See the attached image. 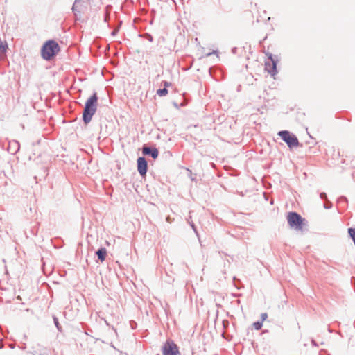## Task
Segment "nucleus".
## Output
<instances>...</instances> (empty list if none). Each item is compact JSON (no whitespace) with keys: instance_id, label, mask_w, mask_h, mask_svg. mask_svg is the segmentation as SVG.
<instances>
[{"instance_id":"8","label":"nucleus","mask_w":355,"mask_h":355,"mask_svg":"<svg viewBox=\"0 0 355 355\" xmlns=\"http://www.w3.org/2000/svg\"><path fill=\"white\" fill-rule=\"evenodd\" d=\"M143 153L144 155L150 154L153 158L156 159L158 157L159 152L157 148L150 149L148 147H144Z\"/></svg>"},{"instance_id":"13","label":"nucleus","mask_w":355,"mask_h":355,"mask_svg":"<svg viewBox=\"0 0 355 355\" xmlns=\"http://www.w3.org/2000/svg\"><path fill=\"white\" fill-rule=\"evenodd\" d=\"M168 94V90L166 88L159 89L157 91V94L159 96H164Z\"/></svg>"},{"instance_id":"15","label":"nucleus","mask_w":355,"mask_h":355,"mask_svg":"<svg viewBox=\"0 0 355 355\" xmlns=\"http://www.w3.org/2000/svg\"><path fill=\"white\" fill-rule=\"evenodd\" d=\"M268 318V314L266 313H261V318L262 322L265 321Z\"/></svg>"},{"instance_id":"3","label":"nucleus","mask_w":355,"mask_h":355,"mask_svg":"<svg viewBox=\"0 0 355 355\" xmlns=\"http://www.w3.org/2000/svg\"><path fill=\"white\" fill-rule=\"evenodd\" d=\"M288 224L291 228L295 230H302L305 219L296 212H288L286 216Z\"/></svg>"},{"instance_id":"2","label":"nucleus","mask_w":355,"mask_h":355,"mask_svg":"<svg viewBox=\"0 0 355 355\" xmlns=\"http://www.w3.org/2000/svg\"><path fill=\"white\" fill-rule=\"evenodd\" d=\"M60 46L54 40H48L46 42L41 50L42 57L46 60L52 59L59 51Z\"/></svg>"},{"instance_id":"5","label":"nucleus","mask_w":355,"mask_h":355,"mask_svg":"<svg viewBox=\"0 0 355 355\" xmlns=\"http://www.w3.org/2000/svg\"><path fill=\"white\" fill-rule=\"evenodd\" d=\"M163 355H178L180 354L176 344L172 341H167L162 349Z\"/></svg>"},{"instance_id":"17","label":"nucleus","mask_w":355,"mask_h":355,"mask_svg":"<svg viewBox=\"0 0 355 355\" xmlns=\"http://www.w3.org/2000/svg\"><path fill=\"white\" fill-rule=\"evenodd\" d=\"M78 6V2L76 1V3H74L73 6V10H76V8Z\"/></svg>"},{"instance_id":"9","label":"nucleus","mask_w":355,"mask_h":355,"mask_svg":"<svg viewBox=\"0 0 355 355\" xmlns=\"http://www.w3.org/2000/svg\"><path fill=\"white\" fill-rule=\"evenodd\" d=\"M96 254L101 262H103L105 260L107 256V250L105 248H102L96 252Z\"/></svg>"},{"instance_id":"12","label":"nucleus","mask_w":355,"mask_h":355,"mask_svg":"<svg viewBox=\"0 0 355 355\" xmlns=\"http://www.w3.org/2000/svg\"><path fill=\"white\" fill-rule=\"evenodd\" d=\"M8 46L6 42L0 40V54H4L7 50Z\"/></svg>"},{"instance_id":"14","label":"nucleus","mask_w":355,"mask_h":355,"mask_svg":"<svg viewBox=\"0 0 355 355\" xmlns=\"http://www.w3.org/2000/svg\"><path fill=\"white\" fill-rule=\"evenodd\" d=\"M252 325L256 330H259L262 327V322H256Z\"/></svg>"},{"instance_id":"16","label":"nucleus","mask_w":355,"mask_h":355,"mask_svg":"<svg viewBox=\"0 0 355 355\" xmlns=\"http://www.w3.org/2000/svg\"><path fill=\"white\" fill-rule=\"evenodd\" d=\"M164 85L165 87H169V86H171V83H168V82H167V81H164Z\"/></svg>"},{"instance_id":"7","label":"nucleus","mask_w":355,"mask_h":355,"mask_svg":"<svg viewBox=\"0 0 355 355\" xmlns=\"http://www.w3.org/2000/svg\"><path fill=\"white\" fill-rule=\"evenodd\" d=\"M147 162L144 157H139L137 159V169L141 175H145L147 172Z\"/></svg>"},{"instance_id":"4","label":"nucleus","mask_w":355,"mask_h":355,"mask_svg":"<svg viewBox=\"0 0 355 355\" xmlns=\"http://www.w3.org/2000/svg\"><path fill=\"white\" fill-rule=\"evenodd\" d=\"M279 135L290 148L297 147L299 146L297 138L294 135L291 134L288 131H280L279 132Z\"/></svg>"},{"instance_id":"1","label":"nucleus","mask_w":355,"mask_h":355,"mask_svg":"<svg viewBox=\"0 0 355 355\" xmlns=\"http://www.w3.org/2000/svg\"><path fill=\"white\" fill-rule=\"evenodd\" d=\"M98 97L94 94L87 99L83 111V121L87 124L92 120V116L95 114L97 109Z\"/></svg>"},{"instance_id":"18","label":"nucleus","mask_w":355,"mask_h":355,"mask_svg":"<svg viewBox=\"0 0 355 355\" xmlns=\"http://www.w3.org/2000/svg\"><path fill=\"white\" fill-rule=\"evenodd\" d=\"M162 71H163V65H161Z\"/></svg>"},{"instance_id":"6","label":"nucleus","mask_w":355,"mask_h":355,"mask_svg":"<svg viewBox=\"0 0 355 355\" xmlns=\"http://www.w3.org/2000/svg\"><path fill=\"white\" fill-rule=\"evenodd\" d=\"M268 58L270 60V62H266L265 64V69L270 73L271 76H274L277 71V63L272 59V55L270 54Z\"/></svg>"},{"instance_id":"10","label":"nucleus","mask_w":355,"mask_h":355,"mask_svg":"<svg viewBox=\"0 0 355 355\" xmlns=\"http://www.w3.org/2000/svg\"><path fill=\"white\" fill-rule=\"evenodd\" d=\"M35 355H48V350L46 348L38 346L34 349Z\"/></svg>"},{"instance_id":"11","label":"nucleus","mask_w":355,"mask_h":355,"mask_svg":"<svg viewBox=\"0 0 355 355\" xmlns=\"http://www.w3.org/2000/svg\"><path fill=\"white\" fill-rule=\"evenodd\" d=\"M263 14L264 15V16L259 15L257 17V21H263H263H267L270 20V17L267 16L266 11H263Z\"/></svg>"}]
</instances>
